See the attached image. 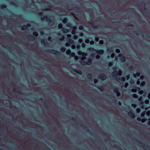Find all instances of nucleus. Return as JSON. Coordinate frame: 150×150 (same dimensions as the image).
Listing matches in <instances>:
<instances>
[{
  "mask_svg": "<svg viewBox=\"0 0 150 150\" xmlns=\"http://www.w3.org/2000/svg\"><path fill=\"white\" fill-rule=\"evenodd\" d=\"M132 96L133 97L137 99L138 98V96L136 94H133Z\"/></svg>",
  "mask_w": 150,
  "mask_h": 150,
  "instance_id": "58836bf2",
  "label": "nucleus"
},
{
  "mask_svg": "<svg viewBox=\"0 0 150 150\" xmlns=\"http://www.w3.org/2000/svg\"><path fill=\"white\" fill-rule=\"evenodd\" d=\"M69 117L70 120L73 121H75V119L74 117H72L69 116Z\"/></svg>",
  "mask_w": 150,
  "mask_h": 150,
  "instance_id": "e433bc0d",
  "label": "nucleus"
},
{
  "mask_svg": "<svg viewBox=\"0 0 150 150\" xmlns=\"http://www.w3.org/2000/svg\"><path fill=\"white\" fill-rule=\"evenodd\" d=\"M63 32L64 33H67L69 32V30L67 29H65L63 28Z\"/></svg>",
  "mask_w": 150,
  "mask_h": 150,
  "instance_id": "393cba45",
  "label": "nucleus"
},
{
  "mask_svg": "<svg viewBox=\"0 0 150 150\" xmlns=\"http://www.w3.org/2000/svg\"><path fill=\"white\" fill-rule=\"evenodd\" d=\"M42 20H45L46 19L47 21L49 23V24L51 26L53 24V23L52 20L49 17H43L41 18Z\"/></svg>",
  "mask_w": 150,
  "mask_h": 150,
  "instance_id": "f257e3e1",
  "label": "nucleus"
},
{
  "mask_svg": "<svg viewBox=\"0 0 150 150\" xmlns=\"http://www.w3.org/2000/svg\"><path fill=\"white\" fill-rule=\"evenodd\" d=\"M81 126L85 130H86V129H87V128L84 125H81Z\"/></svg>",
  "mask_w": 150,
  "mask_h": 150,
  "instance_id": "ea45409f",
  "label": "nucleus"
},
{
  "mask_svg": "<svg viewBox=\"0 0 150 150\" xmlns=\"http://www.w3.org/2000/svg\"><path fill=\"white\" fill-rule=\"evenodd\" d=\"M12 84H13V85H12V86L13 88V89L14 91L15 92H16L18 94H21V93L20 91H15V90L16 89L14 83H13Z\"/></svg>",
  "mask_w": 150,
  "mask_h": 150,
  "instance_id": "f8f14e48",
  "label": "nucleus"
},
{
  "mask_svg": "<svg viewBox=\"0 0 150 150\" xmlns=\"http://www.w3.org/2000/svg\"><path fill=\"white\" fill-rule=\"evenodd\" d=\"M115 54L114 53H112L111 55V57L112 58H113L115 56Z\"/></svg>",
  "mask_w": 150,
  "mask_h": 150,
  "instance_id": "e2e57ef3",
  "label": "nucleus"
},
{
  "mask_svg": "<svg viewBox=\"0 0 150 150\" xmlns=\"http://www.w3.org/2000/svg\"><path fill=\"white\" fill-rule=\"evenodd\" d=\"M92 135L93 136V137H94V139H95V140L96 141V142H98V140H97V138H96V136H93V134H92Z\"/></svg>",
  "mask_w": 150,
  "mask_h": 150,
  "instance_id": "5fc2aeb1",
  "label": "nucleus"
},
{
  "mask_svg": "<svg viewBox=\"0 0 150 150\" xmlns=\"http://www.w3.org/2000/svg\"><path fill=\"white\" fill-rule=\"evenodd\" d=\"M66 53L67 54L69 55L71 53V51L69 49H68L66 51Z\"/></svg>",
  "mask_w": 150,
  "mask_h": 150,
  "instance_id": "c756f323",
  "label": "nucleus"
},
{
  "mask_svg": "<svg viewBox=\"0 0 150 150\" xmlns=\"http://www.w3.org/2000/svg\"><path fill=\"white\" fill-rule=\"evenodd\" d=\"M118 91H119L117 88H116L114 89V93H117Z\"/></svg>",
  "mask_w": 150,
  "mask_h": 150,
  "instance_id": "4c0bfd02",
  "label": "nucleus"
},
{
  "mask_svg": "<svg viewBox=\"0 0 150 150\" xmlns=\"http://www.w3.org/2000/svg\"><path fill=\"white\" fill-rule=\"evenodd\" d=\"M137 120L139 121H141L142 122L144 123L145 121L146 120V119H144L141 120V118L140 117H137Z\"/></svg>",
  "mask_w": 150,
  "mask_h": 150,
  "instance_id": "f3484780",
  "label": "nucleus"
},
{
  "mask_svg": "<svg viewBox=\"0 0 150 150\" xmlns=\"http://www.w3.org/2000/svg\"><path fill=\"white\" fill-rule=\"evenodd\" d=\"M113 69L114 70L113 72L112 73V75L116 76L117 74V72L116 70V67H114L113 68Z\"/></svg>",
  "mask_w": 150,
  "mask_h": 150,
  "instance_id": "9b49d317",
  "label": "nucleus"
},
{
  "mask_svg": "<svg viewBox=\"0 0 150 150\" xmlns=\"http://www.w3.org/2000/svg\"><path fill=\"white\" fill-rule=\"evenodd\" d=\"M92 62V60L91 59H88L87 62L82 61L81 62V64L83 65L91 64Z\"/></svg>",
  "mask_w": 150,
  "mask_h": 150,
  "instance_id": "39448f33",
  "label": "nucleus"
},
{
  "mask_svg": "<svg viewBox=\"0 0 150 150\" xmlns=\"http://www.w3.org/2000/svg\"><path fill=\"white\" fill-rule=\"evenodd\" d=\"M40 100H41L42 102L45 107H47V104L46 102V101L45 100L43 99V98H41L40 99Z\"/></svg>",
  "mask_w": 150,
  "mask_h": 150,
  "instance_id": "ddd939ff",
  "label": "nucleus"
},
{
  "mask_svg": "<svg viewBox=\"0 0 150 150\" xmlns=\"http://www.w3.org/2000/svg\"><path fill=\"white\" fill-rule=\"evenodd\" d=\"M89 51H91V52L95 51V52H96V50L95 49H94L93 48H90L89 49Z\"/></svg>",
  "mask_w": 150,
  "mask_h": 150,
  "instance_id": "c85d7f7f",
  "label": "nucleus"
},
{
  "mask_svg": "<svg viewBox=\"0 0 150 150\" xmlns=\"http://www.w3.org/2000/svg\"><path fill=\"white\" fill-rule=\"evenodd\" d=\"M48 40L49 41H52V38L51 37H49L48 38Z\"/></svg>",
  "mask_w": 150,
  "mask_h": 150,
  "instance_id": "bf43d9fd",
  "label": "nucleus"
},
{
  "mask_svg": "<svg viewBox=\"0 0 150 150\" xmlns=\"http://www.w3.org/2000/svg\"><path fill=\"white\" fill-rule=\"evenodd\" d=\"M76 48V46L75 45H72L71 46V48L72 49H74Z\"/></svg>",
  "mask_w": 150,
  "mask_h": 150,
  "instance_id": "603ef678",
  "label": "nucleus"
},
{
  "mask_svg": "<svg viewBox=\"0 0 150 150\" xmlns=\"http://www.w3.org/2000/svg\"><path fill=\"white\" fill-rule=\"evenodd\" d=\"M145 84V82L144 81H142L141 83V85L144 86Z\"/></svg>",
  "mask_w": 150,
  "mask_h": 150,
  "instance_id": "69168bd1",
  "label": "nucleus"
},
{
  "mask_svg": "<svg viewBox=\"0 0 150 150\" xmlns=\"http://www.w3.org/2000/svg\"><path fill=\"white\" fill-rule=\"evenodd\" d=\"M140 73H139V72H136V74H134L133 75L134 77L136 76V75L137 76H140Z\"/></svg>",
  "mask_w": 150,
  "mask_h": 150,
  "instance_id": "7c9ffc66",
  "label": "nucleus"
},
{
  "mask_svg": "<svg viewBox=\"0 0 150 150\" xmlns=\"http://www.w3.org/2000/svg\"><path fill=\"white\" fill-rule=\"evenodd\" d=\"M100 56L99 55L97 54L96 56V58L97 59H99L100 58Z\"/></svg>",
  "mask_w": 150,
  "mask_h": 150,
  "instance_id": "774afa93",
  "label": "nucleus"
},
{
  "mask_svg": "<svg viewBox=\"0 0 150 150\" xmlns=\"http://www.w3.org/2000/svg\"><path fill=\"white\" fill-rule=\"evenodd\" d=\"M72 15L74 16L75 18V19L77 21H79V19L76 17V16H75L73 14H72L71 13V14Z\"/></svg>",
  "mask_w": 150,
  "mask_h": 150,
  "instance_id": "052dcab7",
  "label": "nucleus"
},
{
  "mask_svg": "<svg viewBox=\"0 0 150 150\" xmlns=\"http://www.w3.org/2000/svg\"><path fill=\"white\" fill-rule=\"evenodd\" d=\"M89 42L90 44L91 45H93L94 43V42L93 40H91Z\"/></svg>",
  "mask_w": 150,
  "mask_h": 150,
  "instance_id": "13d9d810",
  "label": "nucleus"
},
{
  "mask_svg": "<svg viewBox=\"0 0 150 150\" xmlns=\"http://www.w3.org/2000/svg\"><path fill=\"white\" fill-rule=\"evenodd\" d=\"M133 33L137 36H138L139 35L138 33L136 30H134L133 32Z\"/></svg>",
  "mask_w": 150,
  "mask_h": 150,
  "instance_id": "79ce46f5",
  "label": "nucleus"
},
{
  "mask_svg": "<svg viewBox=\"0 0 150 150\" xmlns=\"http://www.w3.org/2000/svg\"><path fill=\"white\" fill-rule=\"evenodd\" d=\"M113 79L115 81H125V78L124 77H121L120 78L119 77H116V76H113L112 77Z\"/></svg>",
  "mask_w": 150,
  "mask_h": 150,
  "instance_id": "7ed1b4c3",
  "label": "nucleus"
},
{
  "mask_svg": "<svg viewBox=\"0 0 150 150\" xmlns=\"http://www.w3.org/2000/svg\"><path fill=\"white\" fill-rule=\"evenodd\" d=\"M11 3L12 5L15 6H18L14 2H11Z\"/></svg>",
  "mask_w": 150,
  "mask_h": 150,
  "instance_id": "de8ad7c7",
  "label": "nucleus"
},
{
  "mask_svg": "<svg viewBox=\"0 0 150 150\" xmlns=\"http://www.w3.org/2000/svg\"><path fill=\"white\" fill-rule=\"evenodd\" d=\"M116 95L118 97H119L121 95V93L119 91H118L117 93H116Z\"/></svg>",
  "mask_w": 150,
  "mask_h": 150,
  "instance_id": "09e8293b",
  "label": "nucleus"
},
{
  "mask_svg": "<svg viewBox=\"0 0 150 150\" xmlns=\"http://www.w3.org/2000/svg\"><path fill=\"white\" fill-rule=\"evenodd\" d=\"M136 89H132V92L136 93L137 91V90H139L140 89V88L139 87H137L136 88Z\"/></svg>",
  "mask_w": 150,
  "mask_h": 150,
  "instance_id": "412c9836",
  "label": "nucleus"
},
{
  "mask_svg": "<svg viewBox=\"0 0 150 150\" xmlns=\"http://www.w3.org/2000/svg\"><path fill=\"white\" fill-rule=\"evenodd\" d=\"M115 51L117 53H119L120 52V50L119 49H116L115 50Z\"/></svg>",
  "mask_w": 150,
  "mask_h": 150,
  "instance_id": "864d4df0",
  "label": "nucleus"
},
{
  "mask_svg": "<svg viewBox=\"0 0 150 150\" xmlns=\"http://www.w3.org/2000/svg\"><path fill=\"white\" fill-rule=\"evenodd\" d=\"M76 30H72L71 32V33L72 35H74L76 34Z\"/></svg>",
  "mask_w": 150,
  "mask_h": 150,
  "instance_id": "49530a36",
  "label": "nucleus"
},
{
  "mask_svg": "<svg viewBox=\"0 0 150 150\" xmlns=\"http://www.w3.org/2000/svg\"><path fill=\"white\" fill-rule=\"evenodd\" d=\"M33 35L35 37H37L38 35V33L35 31L33 32Z\"/></svg>",
  "mask_w": 150,
  "mask_h": 150,
  "instance_id": "bb28decb",
  "label": "nucleus"
},
{
  "mask_svg": "<svg viewBox=\"0 0 150 150\" xmlns=\"http://www.w3.org/2000/svg\"><path fill=\"white\" fill-rule=\"evenodd\" d=\"M31 26V25L30 23H27L26 25H24L22 27V30H26L27 28V27H30Z\"/></svg>",
  "mask_w": 150,
  "mask_h": 150,
  "instance_id": "0eeeda50",
  "label": "nucleus"
},
{
  "mask_svg": "<svg viewBox=\"0 0 150 150\" xmlns=\"http://www.w3.org/2000/svg\"><path fill=\"white\" fill-rule=\"evenodd\" d=\"M86 79L89 81L92 80V75L91 74H88L87 75Z\"/></svg>",
  "mask_w": 150,
  "mask_h": 150,
  "instance_id": "6e6552de",
  "label": "nucleus"
},
{
  "mask_svg": "<svg viewBox=\"0 0 150 150\" xmlns=\"http://www.w3.org/2000/svg\"><path fill=\"white\" fill-rule=\"evenodd\" d=\"M75 56V53L74 52H72L71 53V56L72 57H74Z\"/></svg>",
  "mask_w": 150,
  "mask_h": 150,
  "instance_id": "a18cd8bd",
  "label": "nucleus"
},
{
  "mask_svg": "<svg viewBox=\"0 0 150 150\" xmlns=\"http://www.w3.org/2000/svg\"><path fill=\"white\" fill-rule=\"evenodd\" d=\"M73 70L75 72L79 75H81L82 74V72L81 71L78 69H74Z\"/></svg>",
  "mask_w": 150,
  "mask_h": 150,
  "instance_id": "2eb2a0df",
  "label": "nucleus"
},
{
  "mask_svg": "<svg viewBox=\"0 0 150 150\" xmlns=\"http://www.w3.org/2000/svg\"><path fill=\"white\" fill-rule=\"evenodd\" d=\"M88 23L89 24H91L92 27L93 28H96L97 27V26H95L94 23L91 21H89L88 22Z\"/></svg>",
  "mask_w": 150,
  "mask_h": 150,
  "instance_id": "dca6fc26",
  "label": "nucleus"
},
{
  "mask_svg": "<svg viewBox=\"0 0 150 150\" xmlns=\"http://www.w3.org/2000/svg\"><path fill=\"white\" fill-rule=\"evenodd\" d=\"M67 41L68 43L71 44H73L74 43V41L73 40L70 38H69Z\"/></svg>",
  "mask_w": 150,
  "mask_h": 150,
  "instance_id": "aec40b11",
  "label": "nucleus"
},
{
  "mask_svg": "<svg viewBox=\"0 0 150 150\" xmlns=\"http://www.w3.org/2000/svg\"><path fill=\"white\" fill-rule=\"evenodd\" d=\"M67 26H68L69 27H71V24L70 23H68L67 24Z\"/></svg>",
  "mask_w": 150,
  "mask_h": 150,
  "instance_id": "338daca9",
  "label": "nucleus"
},
{
  "mask_svg": "<svg viewBox=\"0 0 150 150\" xmlns=\"http://www.w3.org/2000/svg\"><path fill=\"white\" fill-rule=\"evenodd\" d=\"M98 78L101 79L103 80L106 79L107 76L105 74H102L99 76Z\"/></svg>",
  "mask_w": 150,
  "mask_h": 150,
  "instance_id": "9d476101",
  "label": "nucleus"
},
{
  "mask_svg": "<svg viewBox=\"0 0 150 150\" xmlns=\"http://www.w3.org/2000/svg\"><path fill=\"white\" fill-rule=\"evenodd\" d=\"M68 21L67 19V18H64L62 20V22L64 23H66Z\"/></svg>",
  "mask_w": 150,
  "mask_h": 150,
  "instance_id": "5701e85b",
  "label": "nucleus"
},
{
  "mask_svg": "<svg viewBox=\"0 0 150 150\" xmlns=\"http://www.w3.org/2000/svg\"><path fill=\"white\" fill-rule=\"evenodd\" d=\"M78 54L79 55L81 54V55L83 56V57H82L81 58V59L84 60L86 58L85 55H86V54H85L84 52H81L80 51H79L78 52Z\"/></svg>",
  "mask_w": 150,
  "mask_h": 150,
  "instance_id": "423d86ee",
  "label": "nucleus"
},
{
  "mask_svg": "<svg viewBox=\"0 0 150 150\" xmlns=\"http://www.w3.org/2000/svg\"><path fill=\"white\" fill-rule=\"evenodd\" d=\"M1 8L2 9L5 8H6V6L5 5H1L0 6Z\"/></svg>",
  "mask_w": 150,
  "mask_h": 150,
  "instance_id": "f704fd0d",
  "label": "nucleus"
},
{
  "mask_svg": "<svg viewBox=\"0 0 150 150\" xmlns=\"http://www.w3.org/2000/svg\"><path fill=\"white\" fill-rule=\"evenodd\" d=\"M118 56L120 58V61L121 62H124L125 61V58L121 54H119Z\"/></svg>",
  "mask_w": 150,
  "mask_h": 150,
  "instance_id": "20e7f679",
  "label": "nucleus"
},
{
  "mask_svg": "<svg viewBox=\"0 0 150 150\" xmlns=\"http://www.w3.org/2000/svg\"><path fill=\"white\" fill-rule=\"evenodd\" d=\"M145 112H142L141 114V116L142 117H144L145 115Z\"/></svg>",
  "mask_w": 150,
  "mask_h": 150,
  "instance_id": "3c124183",
  "label": "nucleus"
},
{
  "mask_svg": "<svg viewBox=\"0 0 150 150\" xmlns=\"http://www.w3.org/2000/svg\"><path fill=\"white\" fill-rule=\"evenodd\" d=\"M129 84L127 82H126L124 85L123 86L122 85L121 87H122L123 86L125 88H127V87L128 86Z\"/></svg>",
  "mask_w": 150,
  "mask_h": 150,
  "instance_id": "a878e982",
  "label": "nucleus"
},
{
  "mask_svg": "<svg viewBox=\"0 0 150 150\" xmlns=\"http://www.w3.org/2000/svg\"><path fill=\"white\" fill-rule=\"evenodd\" d=\"M98 89L100 91H102L103 90V87L102 86H99L98 87Z\"/></svg>",
  "mask_w": 150,
  "mask_h": 150,
  "instance_id": "cd10ccee",
  "label": "nucleus"
},
{
  "mask_svg": "<svg viewBox=\"0 0 150 150\" xmlns=\"http://www.w3.org/2000/svg\"><path fill=\"white\" fill-rule=\"evenodd\" d=\"M149 100H146L145 101V103L146 104H148L149 103Z\"/></svg>",
  "mask_w": 150,
  "mask_h": 150,
  "instance_id": "680f3d73",
  "label": "nucleus"
},
{
  "mask_svg": "<svg viewBox=\"0 0 150 150\" xmlns=\"http://www.w3.org/2000/svg\"><path fill=\"white\" fill-rule=\"evenodd\" d=\"M90 42L89 40L88 39H86L85 40V42L86 43H88Z\"/></svg>",
  "mask_w": 150,
  "mask_h": 150,
  "instance_id": "6e6d98bb",
  "label": "nucleus"
},
{
  "mask_svg": "<svg viewBox=\"0 0 150 150\" xmlns=\"http://www.w3.org/2000/svg\"><path fill=\"white\" fill-rule=\"evenodd\" d=\"M83 28V27L82 25H80L79 27V29L80 30H82Z\"/></svg>",
  "mask_w": 150,
  "mask_h": 150,
  "instance_id": "37998d69",
  "label": "nucleus"
},
{
  "mask_svg": "<svg viewBox=\"0 0 150 150\" xmlns=\"http://www.w3.org/2000/svg\"><path fill=\"white\" fill-rule=\"evenodd\" d=\"M96 52L102 55L103 54L104 51L103 50H100L98 51L96 50Z\"/></svg>",
  "mask_w": 150,
  "mask_h": 150,
  "instance_id": "6ab92c4d",
  "label": "nucleus"
},
{
  "mask_svg": "<svg viewBox=\"0 0 150 150\" xmlns=\"http://www.w3.org/2000/svg\"><path fill=\"white\" fill-rule=\"evenodd\" d=\"M140 111V110L139 108H137L136 109V112L137 113H139Z\"/></svg>",
  "mask_w": 150,
  "mask_h": 150,
  "instance_id": "0e129e2a",
  "label": "nucleus"
},
{
  "mask_svg": "<svg viewBox=\"0 0 150 150\" xmlns=\"http://www.w3.org/2000/svg\"><path fill=\"white\" fill-rule=\"evenodd\" d=\"M45 7L47 8V10H51L52 8V6H47Z\"/></svg>",
  "mask_w": 150,
  "mask_h": 150,
  "instance_id": "c9c22d12",
  "label": "nucleus"
},
{
  "mask_svg": "<svg viewBox=\"0 0 150 150\" xmlns=\"http://www.w3.org/2000/svg\"><path fill=\"white\" fill-rule=\"evenodd\" d=\"M109 98L111 100H114L113 97L111 95L109 96Z\"/></svg>",
  "mask_w": 150,
  "mask_h": 150,
  "instance_id": "4d7b16f0",
  "label": "nucleus"
},
{
  "mask_svg": "<svg viewBox=\"0 0 150 150\" xmlns=\"http://www.w3.org/2000/svg\"><path fill=\"white\" fill-rule=\"evenodd\" d=\"M28 36L29 38V39L31 41H33L36 39L35 37L30 35H28Z\"/></svg>",
  "mask_w": 150,
  "mask_h": 150,
  "instance_id": "a211bd4d",
  "label": "nucleus"
},
{
  "mask_svg": "<svg viewBox=\"0 0 150 150\" xmlns=\"http://www.w3.org/2000/svg\"><path fill=\"white\" fill-rule=\"evenodd\" d=\"M64 12L62 11H59L58 12V14L60 15H63Z\"/></svg>",
  "mask_w": 150,
  "mask_h": 150,
  "instance_id": "c03bdc74",
  "label": "nucleus"
},
{
  "mask_svg": "<svg viewBox=\"0 0 150 150\" xmlns=\"http://www.w3.org/2000/svg\"><path fill=\"white\" fill-rule=\"evenodd\" d=\"M122 71L120 69H119L117 72V74L119 76H121L122 75Z\"/></svg>",
  "mask_w": 150,
  "mask_h": 150,
  "instance_id": "b1692460",
  "label": "nucleus"
},
{
  "mask_svg": "<svg viewBox=\"0 0 150 150\" xmlns=\"http://www.w3.org/2000/svg\"><path fill=\"white\" fill-rule=\"evenodd\" d=\"M72 9L75 10L77 11H81V9L79 8L76 7H73Z\"/></svg>",
  "mask_w": 150,
  "mask_h": 150,
  "instance_id": "4be33fe9",
  "label": "nucleus"
},
{
  "mask_svg": "<svg viewBox=\"0 0 150 150\" xmlns=\"http://www.w3.org/2000/svg\"><path fill=\"white\" fill-rule=\"evenodd\" d=\"M63 25L61 23H59L58 25V27L59 29H61L62 28Z\"/></svg>",
  "mask_w": 150,
  "mask_h": 150,
  "instance_id": "473e14b6",
  "label": "nucleus"
},
{
  "mask_svg": "<svg viewBox=\"0 0 150 150\" xmlns=\"http://www.w3.org/2000/svg\"><path fill=\"white\" fill-rule=\"evenodd\" d=\"M41 42L43 45H45L47 44V40H46L44 39H42L41 40Z\"/></svg>",
  "mask_w": 150,
  "mask_h": 150,
  "instance_id": "4468645a",
  "label": "nucleus"
},
{
  "mask_svg": "<svg viewBox=\"0 0 150 150\" xmlns=\"http://www.w3.org/2000/svg\"><path fill=\"white\" fill-rule=\"evenodd\" d=\"M144 9L147 12L148 14L150 13V10L149 9L146 8L145 7Z\"/></svg>",
  "mask_w": 150,
  "mask_h": 150,
  "instance_id": "2f4dec72",
  "label": "nucleus"
},
{
  "mask_svg": "<svg viewBox=\"0 0 150 150\" xmlns=\"http://www.w3.org/2000/svg\"><path fill=\"white\" fill-rule=\"evenodd\" d=\"M131 110V111L129 112L128 113V115L132 118H134L135 117V115L132 112V110Z\"/></svg>",
  "mask_w": 150,
  "mask_h": 150,
  "instance_id": "1a4fd4ad",
  "label": "nucleus"
},
{
  "mask_svg": "<svg viewBox=\"0 0 150 150\" xmlns=\"http://www.w3.org/2000/svg\"><path fill=\"white\" fill-rule=\"evenodd\" d=\"M98 81V80L97 79H94L93 81L95 84H96Z\"/></svg>",
  "mask_w": 150,
  "mask_h": 150,
  "instance_id": "a19ab883",
  "label": "nucleus"
},
{
  "mask_svg": "<svg viewBox=\"0 0 150 150\" xmlns=\"http://www.w3.org/2000/svg\"><path fill=\"white\" fill-rule=\"evenodd\" d=\"M66 49L65 47H62L60 49V51L62 52H65L66 51Z\"/></svg>",
  "mask_w": 150,
  "mask_h": 150,
  "instance_id": "72a5a7b5",
  "label": "nucleus"
},
{
  "mask_svg": "<svg viewBox=\"0 0 150 150\" xmlns=\"http://www.w3.org/2000/svg\"><path fill=\"white\" fill-rule=\"evenodd\" d=\"M47 52L50 53L54 54L56 55H60L61 54V53H60V52L58 51H57L51 49L47 50Z\"/></svg>",
  "mask_w": 150,
  "mask_h": 150,
  "instance_id": "f03ea898",
  "label": "nucleus"
},
{
  "mask_svg": "<svg viewBox=\"0 0 150 150\" xmlns=\"http://www.w3.org/2000/svg\"><path fill=\"white\" fill-rule=\"evenodd\" d=\"M99 44H100V45H103L104 43L103 40H100L99 41Z\"/></svg>",
  "mask_w": 150,
  "mask_h": 150,
  "instance_id": "8fccbe9b",
  "label": "nucleus"
}]
</instances>
